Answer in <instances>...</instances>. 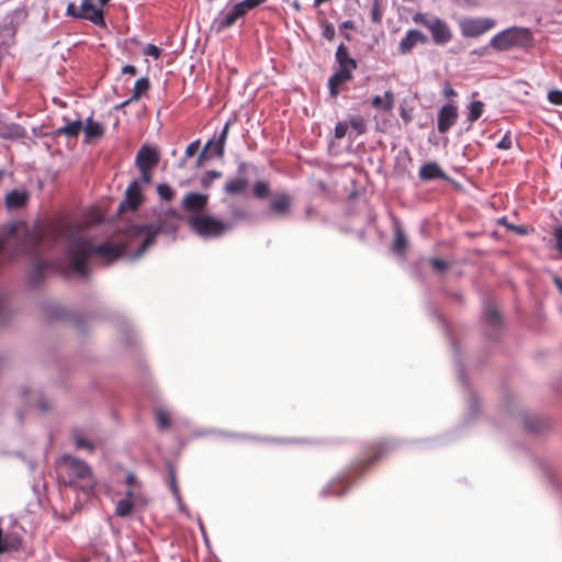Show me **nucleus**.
I'll use <instances>...</instances> for the list:
<instances>
[{"mask_svg": "<svg viewBox=\"0 0 562 562\" xmlns=\"http://www.w3.org/2000/svg\"><path fill=\"white\" fill-rule=\"evenodd\" d=\"M134 503L131 499H121L115 507V515L119 517H126L131 515Z\"/></svg>", "mask_w": 562, "mask_h": 562, "instance_id": "obj_31", "label": "nucleus"}, {"mask_svg": "<svg viewBox=\"0 0 562 562\" xmlns=\"http://www.w3.org/2000/svg\"><path fill=\"white\" fill-rule=\"evenodd\" d=\"M252 192L258 199H267L270 194L269 183L266 181H257L252 187Z\"/></svg>", "mask_w": 562, "mask_h": 562, "instance_id": "obj_33", "label": "nucleus"}, {"mask_svg": "<svg viewBox=\"0 0 562 562\" xmlns=\"http://www.w3.org/2000/svg\"><path fill=\"white\" fill-rule=\"evenodd\" d=\"M64 237L68 239L67 257L70 269L85 279L89 276L87 267L89 258L97 256L105 265H110L125 251V247L121 245L109 243L93 245L91 240L76 235L66 223L25 232L23 236L18 234L16 225L11 224L0 236V263L4 259H14L20 254L37 259L47 245H53Z\"/></svg>", "mask_w": 562, "mask_h": 562, "instance_id": "obj_1", "label": "nucleus"}, {"mask_svg": "<svg viewBox=\"0 0 562 562\" xmlns=\"http://www.w3.org/2000/svg\"><path fill=\"white\" fill-rule=\"evenodd\" d=\"M135 162L138 169H154L159 162V155L155 148L144 145L138 150Z\"/></svg>", "mask_w": 562, "mask_h": 562, "instance_id": "obj_16", "label": "nucleus"}, {"mask_svg": "<svg viewBox=\"0 0 562 562\" xmlns=\"http://www.w3.org/2000/svg\"><path fill=\"white\" fill-rule=\"evenodd\" d=\"M337 67L328 80V88L331 98H337L340 93L342 85L353 79V71L358 67V63L349 55L348 47L340 44L335 53Z\"/></svg>", "mask_w": 562, "mask_h": 562, "instance_id": "obj_2", "label": "nucleus"}, {"mask_svg": "<svg viewBox=\"0 0 562 562\" xmlns=\"http://www.w3.org/2000/svg\"><path fill=\"white\" fill-rule=\"evenodd\" d=\"M82 122L80 120L67 122V124L57 130V134L67 137H77L82 130Z\"/></svg>", "mask_w": 562, "mask_h": 562, "instance_id": "obj_28", "label": "nucleus"}, {"mask_svg": "<svg viewBox=\"0 0 562 562\" xmlns=\"http://www.w3.org/2000/svg\"><path fill=\"white\" fill-rule=\"evenodd\" d=\"M144 54L157 59L160 56V49L154 44H148L144 49Z\"/></svg>", "mask_w": 562, "mask_h": 562, "instance_id": "obj_48", "label": "nucleus"}, {"mask_svg": "<svg viewBox=\"0 0 562 562\" xmlns=\"http://www.w3.org/2000/svg\"><path fill=\"white\" fill-rule=\"evenodd\" d=\"M29 193L26 191L12 190L5 195V206L10 210H16L26 204Z\"/></svg>", "mask_w": 562, "mask_h": 562, "instance_id": "obj_21", "label": "nucleus"}, {"mask_svg": "<svg viewBox=\"0 0 562 562\" xmlns=\"http://www.w3.org/2000/svg\"><path fill=\"white\" fill-rule=\"evenodd\" d=\"M188 224L196 235L203 238H220L232 228L229 222L218 220L209 214L191 215Z\"/></svg>", "mask_w": 562, "mask_h": 562, "instance_id": "obj_4", "label": "nucleus"}, {"mask_svg": "<svg viewBox=\"0 0 562 562\" xmlns=\"http://www.w3.org/2000/svg\"><path fill=\"white\" fill-rule=\"evenodd\" d=\"M38 407H40V409H41L42 412H46V411H48V409H49V405H48V403H47L46 401H44V400H41V401L38 402Z\"/></svg>", "mask_w": 562, "mask_h": 562, "instance_id": "obj_60", "label": "nucleus"}, {"mask_svg": "<svg viewBox=\"0 0 562 562\" xmlns=\"http://www.w3.org/2000/svg\"><path fill=\"white\" fill-rule=\"evenodd\" d=\"M349 488V477H339L328 483L322 491L325 497L342 496Z\"/></svg>", "mask_w": 562, "mask_h": 562, "instance_id": "obj_18", "label": "nucleus"}, {"mask_svg": "<svg viewBox=\"0 0 562 562\" xmlns=\"http://www.w3.org/2000/svg\"><path fill=\"white\" fill-rule=\"evenodd\" d=\"M157 193L158 195L162 199V200H166V201H170L173 199L175 196V191L173 189L166 184V183H161V184H158L157 187Z\"/></svg>", "mask_w": 562, "mask_h": 562, "instance_id": "obj_42", "label": "nucleus"}, {"mask_svg": "<svg viewBox=\"0 0 562 562\" xmlns=\"http://www.w3.org/2000/svg\"><path fill=\"white\" fill-rule=\"evenodd\" d=\"M266 1L267 0H244V1L238 2L236 4L239 7V9L244 13V15H246L249 10L255 9V8L259 7V5H261Z\"/></svg>", "mask_w": 562, "mask_h": 562, "instance_id": "obj_41", "label": "nucleus"}, {"mask_svg": "<svg viewBox=\"0 0 562 562\" xmlns=\"http://www.w3.org/2000/svg\"><path fill=\"white\" fill-rule=\"evenodd\" d=\"M75 442H76V447H77L78 449H88V450H90V451H92V450H93V445H92L90 441H88V440L83 439V438H82L81 436H79V435H76V436H75Z\"/></svg>", "mask_w": 562, "mask_h": 562, "instance_id": "obj_46", "label": "nucleus"}, {"mask_svg": "<svg viewBox=\"0 0 562 562\" xmlns=\"http://www.w3.org/2000/svg\"><path fill=\"white\" fill-rule=\"evenodd\" d=\"M22 540L15 535H3V530L0 528V554L10 550H18L21 547Z\"/></svg>", "mask_w": 562, "mask_h": 562, "instance_id": "obj_25", "label": "nucleus"}, {"mask_svg": "<svg viewBox=\"0 0 562 562\" xmlns=\"http://www.w3.org/2000/svg\"><path fill=\"white\" fill-rule=\"evenodd\" d=\"M24 135V130L15 123L0 127V137L2 139H16Z\"/></svg>", "mask_w": 562, "mask_h": 562, "instance_id": "obj_27", "label": "nucleus"}, {"mask_svg": "<svg viewBox=\"0 0 562 562\" xmlns=\"http://www.w3.org/2000/svg\"><path fill=\"white\" fill-rule=\"evenodd\" d=\"M548 101L554 105H562V91L561 90H550L548 92Z\"/></svg>", "mask_w": 562, "mask_h": 562, "instance_id": "obj_43", "label": "nucleus"}, {"mask_svg": "<svg viewBox=\"0 0 562 562\" xmlns=\"http://www.w3.org/2000/svg\"><path fill=\"white\" fill-rule=\"evenodd\" d=\"M78 11H79V8L74 2L68 3L67 15H70L75 19H79Z\"/></svg>", "mask_w": 562, "mask_h": 562, "instance_id": "obj_52", "label": "nucleus"}, {"mask_svg": "<svg viewBox=\"0 0 562 562\" xmlns=\"http://www.w3.org/2000/svg\"><path fill=\"white\" fill-rule=\"evenodd\" d=\"M355 27V24L352 21L348 20V21H345L340 24V29H346V30H352Z\"/></svg>", "mask_w": 562, "mask_h": 562, "instance_id": "obj_59", "label": "nucleus"}, {"mask_svg": "<svg viewBox=\"0 0 562 562\" xmlns=\"http://www.w3.org/2000/svg\"><path fill=\"white\" fill-rule=\"evenodd\" d=\"M206 149L212 150L214 153V155H216V140H213V139L209 140L205 146V150Z\"/></svg>", "mask_w": 562, "mask_h": 562, "instance_id": "obj_57", "label": "nucleus"}, {"mask_svg": "<svg viewBox=\"0 0 562 562\" xmlns=\"http://www.w3.org/2000/svg\"><path fill=\"white\" fill-rule=\"evenodd\" d=\"M430 265L436 271L439 272L447 270L449 267L448 262L440 258H431Z\"/></svg>", "mask_w": 562, "mask_h": 562, "instance_id": "obj_44", "label": "nucleus"}, {"mask_svg": "<svg viewBox=\"0 0 562 562\" xmlns=\"http://www.w3.org/2000/svg\"><path fill=\"white\" fill-rule=\"evenodd\" d=\"M245 16L237 4H234L227 12H222L220 16L214 21V27L217 32H222L227 27H231L240 18Z\"/></svg>", "mask_w": 562, "mask_h": 562, "instance_id": "obj_17", "label": "nucleus"}, {"mask_svg": "<svg viewBox=\"0 0 562 562\" xmlns=\"http://www.w3.org/2000/svg\"><path fill=\"white\" fill-rule=\"evenodd\" d=\"M222 177V172L221 171H217V170H211V171H206L200 179V183L203 188H209L211 187L212 182L215 180V179H218Z\"/></svg>", "mask_w": 562, "mask_h": 562, "instance_id": "obj_39", "label": "nucleus"}, {"mask_svg": "<svg viewBox=\"0 0 562 562\" xmlns=\"http://www.w3.org/2000/svg\"><path fill=\"white\" fill-rule=\"evenodd\" d=\"M156 422H157V426L160 430L168 429L170 426L169 414L164 409H158L156 412Z\"/></svg>", "mask_w": 562, "mask_h": 562, "instance_id": "obj_37", "label": "nucleus"}, {"mask_svg": "<svg viewBox=\"0 0 562 562\" xmlns=\"http://www.w3.org/2000/svg\"><path fill=\"white\" fill-rule=\"evenodd\" d=\"M428 43V37L419 30L411 29L406 32L405 36L398 44V53L407 55L416 47V45H425Z\"/></svg>", "mask_w": 562, "mask_h": 562, "instance_id": "obj_11", "label": "nucleus"}, {"mask_svg": "<svg viewBox=\"0 0 562 562\" xmlns=\"http://www.w3.org/2000/svg\"><path fill=\"white\" fill-rule=\"evenodd\" d=\"M553 236L555 239L557 249L562 255V225L554 228Z\"/></svg>", "mask_w": 562, "mask_h": 562, "instance_id": "obj_47", "label": "nucleus"}, {"mask_svg": "<svg viewBox=\"0 0 562 562\" xmlns=\"http://www.w3.org/2000/svg\"><path fill=\"white\" fill-rule=\"evenodd\" d=\"M48 263L43 260H37L33 267V270L30 276V282L32 285H37L44 276L45 270L48 268Z\"/></svg>", "mask_w": 562, "mask_h": 562, "instance_id": "obj_29", "label": "nucleus"}, {"mask_svg": "<svg viewBox=\"0 0 562 562\" xmlns=\"http://www.w3.org/2000/svg\"><path fill=\"white\" fill-rule=\"evenodd\" d=\"M170 488L176 497H179V488L176 481V475L172 471L169 472Z\"/></svg>", "mask_w": 562, "mask_h": 562, "instance_id": "obj_51", "label": "nucleus"}, {"mask_svg": "<svg viewBox=\"0 0 562 562\" xmlns=\"http://www.w3.org/2000/svg\"><path fill=\"white\" fill-rule=\"evenodd\" d=\"M495 26L491 18H471L460 22V30L465 37H477Z\"/></svg>", "mask_w": 562, "mask_h": 562, "instance_id": "obj_8", "label": "nucleus"}, {"mask_svg": "<svg viewBox=\"0 0 562 562\" xmlns=\"http://www.w3.org/2000/svg\"><path fill=\"white\" fill-rule=\"evenodd\" d=\"M149 88H150V83H149L148 78H146V77L139 78L135 82L131 98L127 101H125L123 103V105L131 103V102L138 101L140 99V97L149 90Z\"/></svg>", "mask_w": 562, "mask_h": 562, "instance_id": "obj_26", "label": "nucleus"}, {"mask_svg": "<svg viewBox=\"0 0 562 562\" xmlns=\"http://www.w3.org/2000/svg\"><path fill=\"white\" fill-rule=\"evenodd\" d=\"M162 226L154 224L135 225L130 227L127 236L131 244L138 243L136 257L143 255L149 246L155 243L157 235L161 232Z\"/></svg>", "mask_w": 562, "mask_h": 562, "instance_id": "obj_7", "label": "nucleus"}, {"mask_svg": "<svg viewBox=\"0 0 562 562\" xmlns=\"http://www.w3.org/2000/svg\"><path fill=\"white\" fill-rule=\"evenodd\" d=\"M351 127L352 130L357 131L358 135L364 134L366 128V121L361 116H353L348 122V127Z\"/></svg>", "mask_w": 562, "mask_h": 562, "instance_id": "obj_40", "label": "nucleus"}, {"mask_svg": "<svg viewBox=\"0 0 562 562\" xmlns=\"http://www.w3.org/2000/svg\"><path fill=\"white\" fill-rule=\"evenodd\" d=\"M484 318L491 325L498 326L501 324V315L498 311L492 305H486L484 311Z\"/></svg>", "mask_w": 562, "mask_h": 562, "instance_id": "obj_34", "label": "nucleus"}, {"mask_svg": "<svg viewBox=\"0 0 562 562\" xmlns=\"http://www.w3.org/2000/svg\"><path fill=\"white\" fill-rule=\"evenodd\" d=\"M292 8L296 11V12H300L302 10V7H301V2L299 0H294L292 2Z\"/></svg>", "mask_w": 562, "mask_h": 562, "instance_id": "obj_61", "label": "nucleus"}, {"mask_svg": "<svg viewBox=\"0 0 562 562\" xmlns=\"http://www.w3.org/2000/svg\"><path fill=\"white\" fill-rule=\"evenodd\" d=\"M135 482H136V476L135 474L133 473H128L127 476H126V484L133 488V486L135 485Z\"/></svg>", "mask_w": 562, "mask_h": 562, "instance_id": "obj_56", "label": "nucleus"}, {"mask_svg": "<svg viewBox=\"0 0 562 562\" xmlns=\"http://www.w3.org/2000/svg\"><path fill=\"white\" fill-rule=\"evenodd\" d=\"M229 126H231V122H227L224 125L222 132L220 133V135L216 139V156L217 157H223V155H224L225 143H226L227 135L229 132Z\"/></svg>", "mask_w": 562, "mask_h": 562, "instance_id": "obj_30", "label": "nucleus"}, {"mask_svg": "<svg viewBox=\"0 0 562 562\" xmlns=\"http://www.w3.org/2000/svg\"><path fill=\"white\" fill-rule=\"evenodd\" d=\"M368 452L370 456L362 460H359L351 469L350 475L358 472L364 471L371 467L374 462L383 458L389 452V445L385 441H378L369 446Z\"/></svg>", "mask_w": 562, "mask_h": 562, "instance_id": "obj_9", "label": "nucleus"}, {"mask_svg": "<svg viewBox=\"0 0 562 562\" xmlns=\"http://www.w3.org/2000/svg\"><path fill=\"white\" fill-rule=\"evenodd\" d=\"M512 146H513V140H512V137L509 134L504 135L503 138L497 144V147L499 149H504V150L510 149Z\"/></svg>", "mask_w": 562, "mask_h": 562, "instance_id": "obj_49", "label": "nucleus"}, {"mask_svg": "<svg viewBox=\"0 0 562 562\" xmlns=\"http://www.w3.org/2000/svg\"><path fill=\"white\" fill-rule=\"evenodd\" d=\"M371 105L381 111L389 112L394 106V94L392 91H385L384 95H375L371 100Z\"/></svg>", "mask_w": 562, "mask_h": 562, "instance_id": "obj_24", "label": "nucleus"}, {"mask_svg": "<svg viewBox=\"0 0 562 562\" xmlns=\"http://www.w3.org/2000/svg\"><path fill=\"white\" fill-rule=\"evenodd\" d=\"M83 132L86 142L89 143L92 139L102 137L104 134V127L99 122L93 121L92 117H89L86 121Z\"/></svg>", "mask_w": 562, "mask_h": 562, "instance_id": "obj_23", "label": "nucleus"}, {"mask_svg": "<svg viewBox=\"0 0 562 562\" xmlns=\"http://www.w3.org/2000/svg\"><path fill=\"white\" fill-rule=\"evenodd\" d=\"M383 18V9L380 0H373L371 8V21L374 24H380Z\"/></svg>", "mask_w": 562, "mask_h": 562, "instance_id": "obj_38", "label": "nucleus"}, {"mask_svg": "<svg viewBox=\"0 0 562 562\" xmlns=\"http://www.w3.org/2000/svg\"><path fill=\"white\" fill-rule=\"evenodd\" d=\"M458 119V109L453 104L443 105L438 113V131L441 134L447 133L453 126Z\"/></svg>", "mask_w": 562, "mask_h": 562, "instance_id": "obj_15", "label": "nucleus"}, {"mask_svg": "<svg viewBox=\"0 0 562 562\" xmlns=\"http://www.w3.org/2000/svg\"><path fill=\"white\" fill-rule=\"evenodd\" d=\"M140 171V175H142V179L145 183H148L150 182V179H151V170L153 169H138Z\"/></svg>", "mask_w": 562, "mask_h": 562, "instance_id": "obj_53", "label": "nucleus"}, {"mask_svg": "<svg viewBox=\"0 0 562 562\" xmlns=\"http://www.w3.org/2000/svg\"><path fill=\"white\" fill-rule=\"evenodd\" d=\"M401 116L405 122L411 121V115H408L404 110L402 111Z\"/></svg>", "mask_w": 562, "mask_h": 562, "instance_id": "obj_64", "label": "nucleus"}, {"mask_svg": "<svg viewBox=\"0 0 562 562\" xmlns=\"http://www.w3.org/2000/svg\"><path fill=\"white\" fill-rule=\"evenodd\" d=\"M137 72L136 68L133 65H125L122 68V74H127L131 76H135Z\"/></svg>", "mask_w": 562, "mask_h": 562, "instance_id": "obj_55", "label": "nucleus"}, {"mask_svg": "<svg viewBox=\"0 0 562 562\" xmlns=\"http://www.w3.org/2000/svg\"><path fill=\"white\" fill-rule=\"evenodd\" d=\"M209 202V195L196 192L187 193L181 202L183 211L191 215L203 214L202 211L206 207Z\"/></svg>", "mask_w": 562, "mask_h": 562, "instance_id": "obj_10", "label": "nucleus"}, {"mask_svg": "<svg viewBox=\"0 0 562 562\" xmlns=\"http://www.w3.org/2000/svg\"><path fill=\"white\" fill-rule=\"evenodd\" d=\"M348 131V123L347 122H338L335 126V137L337 139H341L346 136Z\"/></svg>", "mask_w": 562, "mask_h": 562, "instance_id": "obj_45", "label": "nucleus"}, {"mask_svg": "<svg viewBox=\"0 0 562 562\" xmlns=\"http://www.w3.org/2000/svg\"><path fill=\"white\" fill-rule=\"evenodd\" d=\"M418 176L423 181H430L435 179L445 178L443 171L436 162L424 164L419 169Z\"/></svg>", "mask_w": 562, "mask_h": 562, "instance_id": "obj_19", "label": "nucleus"}, {"mask_svg": "<svg viewBox=\"0 0 562 562\" xmlns=\"http://www.w3.org/2000/svg\"><path fill=\"white\" fill-rule=\"evenodd\" d=\"M408 246L407 238L405 234L398 228L395 232V238L393 241V250L396 252H403L406 250Z\"/></svg>", "mask_w": 562, "mask_h": 562, "instance_id": "obj_32", "label": "nucleus"}, {"mask_svg": "<svg viewBox=\"0 0 562 562\" xmlns=\"http://www.w3.org/2000/svg\"><path fill=\"white\" fill-rule=\"evenodd\" d=\"M79 19L88 20L98 26L105 25L103 10L97 8L91 0H81L78 11Z\"/></svg>", "mask_w": 562, "mask_h": 562, "instance_id": "obj_12", "label": "nucleus"}, {"mask_svg": "<svg viewBox=\"0 0 562 562\" xmlns=\"http://www.w3.org/2000/svg\"><path fill=\"white\" fill-rule=\"evenodd\" d=\"M554 283H555V285L558 286V289H559V290L561 291V293H562V280H561V279H559V278H555V279H554Z\"/></svg>", "mask_w": 562, "mask_h": 562, "instance_id": "obj_63", "label": "nucleus"}, {"mask_svg": "<svg viewBox=\"0 0 562 562\" xmlns=\"http://www.w3.org/2000/svg\"><path fill=\"white\" fill-rule=\"evenodd\" d=\"M319 24L322 27V36L328 41H333L336 34L333 23L328 22L326 19H322Z\"/></svg>", "mask_w": 562, "mask_h": 562, "instance_id": "obj_36", "label": "nucleus"}, {"mask_svg": "<svg viewBox=\"0 0 562 562\" xmlns=\"http://www.w3.org/2000/svg\"><path fill=\"white\" fill-rule=\"evenodd\" d=\"M136 498H137V496L134 493L133 488H128L126 491V498L125 499H131L134 503L136 501Z\"/></svg>", "mask_w": 562, "mask_h": 562, "instance_id": "obj_58", "label": "nucleus"}, {"mask_svg": "<svg viewBox=\"0 0 562 562\" xmlns=\"http://www.w3.org/2000/svg\"><path fill=\"white\" fill-rule=\"evenodd\" d=\"M291 206V196L286 193L274 195L270 202V210L278 215H284L289 212Z\"/></svg>", "mask_w": 562, "mask_h": 562, "instance_id": "obj_20", "label": "nucleus"}, {"mask_svg": "<svg viewBox=\"0 0 562 562\" xmlns=\"http://www.w3.org/2000/svg\"><path fill=\"white\" fill-rule=\"evenodd\" d=\"M531 40L528 29L509 27L493 36L490 45L497 50H507L513 47H526Z\"/></svg>", "mask_w": 562, "mask_h": 562, "instance_id": "obj_5", "label": "nucleus"}, {"mask_svg": "<svg viewBox=\"0 0 562 562\" xmlns=\"http://www.w3.org/2000/svg\"><path fill=\"white\" fill-rule=\"evenodd\" d=\"M199 147H200L199 140H194V142L190 143L186 148V153H184L186 157L189 158V157L194 156L198 153Z\"/></svg>", "mask_w": 562, "mask_h": 562, "instance_id": "obj_50", "label": "nucleus"}, {"mask_svg": "<svg viewBox=\"0 0 562 562\" xmlns=\"http://www.w3.org/2000/svg\"><path fill=\"white\" fill-rule=\"evenodd\" d=\"M65 474L63 481L66 485L75 486L78 481H85L82 490L90 492L95 485L90 467L82 460L71 456H65L61 459Z\"/></svg>", "mask_w": 562, "mask_h": 562, "instance_id": "obj_3", "label": "nucleus"}, {"mask_svg": "<svg viewBox=\"0 0 562 562\" xmlns=\"http://www.w3.org/2000/svg\"><path fill=\"white\" fill-rule=\"evenodd\" d=\"M484 104L481 101H472L469 108L468 120L474 122L479 120L483 113Z\"/></svg>", "mask_w": 562, "mask_h": 562, "instance_id": "obj_35", "label": "nucleus"}, {"mask_svg": "<svg viewBox=\"0 0 562 562\" xmlns=\"http://www.w3.org/2000/svg\"><path fill=\"white\" fill-rule=\"evenodd\" d=\"M413 22L425 26L431 34L436 45L443 46L452 40V31L448 23L438 16L429 18L427 14L417 12L413 15Z\"/></svg>", "mask_w": 562, "mask_h": 562, "instance_id": "obj_6", "label": "nucleus"}, {"mask_svg": "<svg viewBox=\"0 0 562 562\" xmlns=\"http://www.w3.org/2000/svg\"><path fill=\"white\" fill-rule=\"evenodd\" d=\"M248 165L246 162H240L238 166L239 177L231 178L224 186V192L227 195H237L241 194L248 188V180L243 176L247 171Z\"/></svg>", "mask_w": 562, "mask_h": 562, "instance_id": "obj_13", "label": "nucleus"}, {"mask_svg": "<svg viewBox=\"0 0 562 562\" xmlns=\"http://www.w3.org/2000/svg\"><path fill=\"white\" fill-rule=\"evenodd\" d=\"M204 155H205V149L199 155V158H198V161H196V166L198 167L202 166L203 159H204Z\"/></svg>", "mask_w": 562, "mask_h": 562, "instance_id": "obj_62", "label": "nucleus"}, {"mask_svg": "<svg viewBox=\"0 0 562 562\" xmlns=\"http://www.w3.org/2000/svg\"><path fill=\"white\" fill-rule=\"evenodd\" d=\"M142 200L143 196L140 186L138 181L134 180L130 183L125 191V199L120 204V211H135L140 205Z\"/></svg>", "mask_w": 562, "mask_h": 562, "instance_id": "obj_14", "label": "nucleus"}, {"mask_svg": "<svg viewBox=\"0 0 562 562\" xmlns=\"http://www.w3.org/2000/svg\"><path fill=\"white\" fill-rule=\"evenodd\" d=\"M27 11L25 9L19 8L13 10L5 18V29L14 32L25 21Z\"/></svg>", "mask_w": 562, "mask_h": 562, "instance_id": "obj_22", "label": "nucleus"}, {"mask_svg": "<svg viewBox=\"0 0 562 562\" xmlns=\"http://www.w3.org/2000/svg\"><path fill=\"white\" fill-rule=\"evenodd\" d=\"M443 95L446 98H452L457 95V92L449 83H447L443 88Z\"/></svg>", "mask_w": 562, "mask_h": 562, "instance_id": "obj_54", "label": "nucleus"}]
</instances>
